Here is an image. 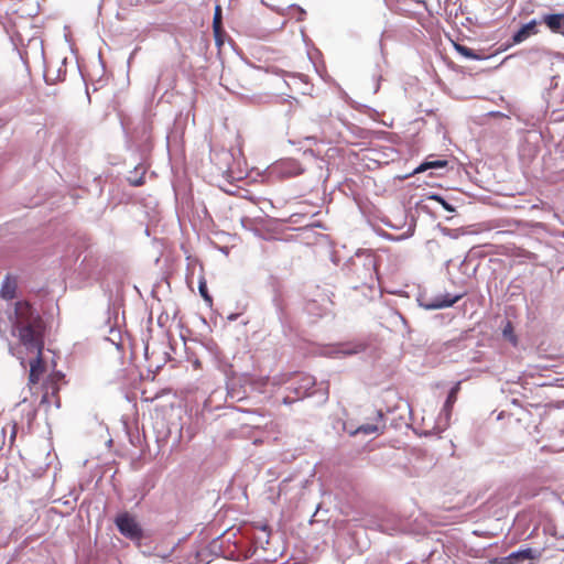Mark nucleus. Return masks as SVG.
I'll return each mask as SVG.
<instances>
[{
    "mask_svg": "<svg viewBox=\"0 0 564 564\" xmlns=\"http://www.w3.org/2000/svg\"><path fill=\"white\" fill-rule=\"evenodd\" d=\"M431 199L437 202L440 205H442V207L447 210V212H454V207L448 204L442 196L440 195H433L431 196Z\"/></svg>",
    "mask_w": 564,
    "mask_h": 564,
    "instance_id": "aec40b11",
    "label": "nucleus"
},
{
    "mask_svg": "<svg viewBox=\"0 0 564 564\" xmlns=\"http://www.w3.org/2000/svg\"><path fill=\"white\" fill-rule=\"evenodd\" d=\"M12 330L28 350L43 351L45 323L29 302L15 303Z\"/></svg>",
    "mask_w": 564,
    "mask_h": 564,
    "instance_id": "f257e3e1",
    "label": "nucleus"
},
{
    "mask_svg": "<svg viewBox=\"0 0 564 564\" xmlns=\"http://www.w3.org/2000/svg\"><path fill=\"white\" fill-rule=\"evenodd\" d=\"M455 48L462 56H464L466 58H469V59H479L480 58V56L477 53H475L474 50H471L465 45L456 44Z\"/></svg>",
    "mask_w": 564,
    "mask_h": 564,
    "instance_id": "dca6fc26",
    "label": "nucleus"
},
{
    "mask_svg": "<svg viewBox=\"0 0 564 564\" xmlns=\"http://www.w3.org/2000/svg\"><path fill=\"white\" fill-rule=\"evenodd\" d=\"M447 164H448L447 160H433V161L426 160L414 170V173L417 174V173L425 172L426 170H430V169L445 167V166H447Z\"/></svg>",
    "mask_w": 564,
    "mask_h": 564,
    "instance_id": "2eb2a0df",
    "label": "nucleus"
},
{
    "mask_svg": "<svg viewBox=\"0 0 564 564\" xmlns=\"http://www.w3.org/2000/svg\"><path fill=\"white\" fill-rule=\"evenodd\" d=\"M370 346L369 340L367 339H357L352 343L347 344V349L344 350L345 354L354 355L366 351Z\"/></svg>",
    "mask_w": 564,
    "mask_h": 564,
    "instance_id": "4468645a",
    "label": "nucleus"
},
{
    "mask_svg": "<svg viewBox=\"0 0 564 564\" xmlns=\"http://www.w3.org/2000/svg\"><path fill=\"white\" fill-rule=\"evenodd\" d=\"M64 375L59 371L51 373L42 386V397H41V405L46 406V409L51 408V405H55L56 408L61 406L59 399V384L63 380Z\"/></svg>",
    "mask_w": 564,
    "mask_h": 564,
    "instance_id": "7ed1b4c3",
    "label": "nucleus"
},
{
    "mask_svg": "<svg viewBox=\"0 0 564 564\" xmlns=\"http://www.w3.org/2000/svg\"><path fill=\"white\" fill-rule=\"evenodd\" d=\"M198 290H199V294L202 295V297L209 304H212V296L208 294V291H207V284H206V281L204 279H202L199 281V284H198Z\"/></svg>",
    "mask_w": 564,
    "mask_h": 564,
    "instance_id": "a211bd4d",
    "label": "nucleus"
},
{
    "mask_svg": "<svg viewBox=\"0 0 564 564\" xmlns=\"http://www.w3.org/2000/svg\"><path fill=\"white\" fill-rule=\"evenodd\" d=\"M542 22L553 32L564 36V14H545Z\"/></svg>",
    "mask_w": 564,
    "mask_h": 564,
    "instance_id": "9b49d317",
    "label": "nucleus"
},
{
    "mask_svg": "<svg viewBox=\"0 0 564 564\" xmlns=\"http://www.w3.org/2000/svg\"><path fill=\"white\" fill-rule=\"evenodd\" d=\"M518 552H519V556H520L521 561L534 560L538 557V555L535 554V552L532 549H524V550H520Z\"/></svg>",
    "mask_w": 564,
    "mask_h": 564,
    "instance_id": "6ab92c4d",
    "label": "nucleus"
},
{
    "mask_svg": "<svg viewBox=\"0 0 564 564\" xmlns=\"http://www.w3.org/2000/svg\"><path fill=\"white\" fill-rule=\"evenodd\" d=\"M18 279L11 274H7L2 281L0 289V297L3 300H13L17 295Z\"/></svg>",
    "mask_w": 564,
    "mask_h": 564,
    "instance_id": "6e6552de",
    "label": "nucleus"
},
{
    "mask_svg": "<svg viewBox=\"0 0 564 564\" xmlns=\"http://www.w3.org/2000/svg\"><path fill=\"white\" fill-rule=\"evenodd\" d=\"M460 384H462V381H457L453 386V388L451 389V391L446 398V401H445L444 408H443V411L445 412L446 416H449L452 414L454 404L456 403L458 393L460 391Z\"/></svg>",
    "mask_w": 564,
    "mask_h": 564,
    "instance_id": "f8f14e48",
    "label": "nucleus"
},
{
    "mask_svg": "<svg viewBox=\"0 0 564 564\" xmlns=\"http://www.w3.org/2000/svg\"><path fill=\"white\" fill-rule=\"evenodd\" d=\"M348 279L354 289L367 286L373 288L378 279L377 259L371 253L356 256L348 265Z\"/></svg>",
    "mask_w": 564,
    "mask_h": 564,
    "instance_id": "f03ea898",
    "label": "nucleus"
},
{
    "mask_svg": "<svg viewBox=\"0 0 564 564\" xmlns=\"http://www.w3.org/2000/svg\"><path fill=\"white\" fill-rule=\"evenodd\" d=\"M421 4V0H395L397 10L408 15L414 13Z\"/></svg>",
    "mask_w": 564,
    "mask_h": 564,
    "instance_id": "ddd939ff",
    "label": "nucleus"
},
{
    "mask_svg": "<svg viewBox=\"0 0 564 564\" xmlns=\"http://www.w3.org/2000/svg\"><path fill=\"white\" fill-rule=\"evenodd\" d=\"M386 429H387V425H386L383 412L381 410H376L375 416L371 419V422L361 424L356 430H354L349 433H350V435H356L359 433L365 434V435H369V434L380 435L386 431Z\"/></svg>",
    "mask_w": 564,
    "mask_h": 564,
    "instance_id": "39448f33",
    "label": "nucleus"
},
{
    "mask_svg": "<svg viewBox=\"0 0 564 564\" xmlns=\"http://www.w3.org/2000/svg\"><path fill=\"white\" fill-rule=\"evenodd\" d=\"M521 561L520 560V556H519V552H513L511 554H509L508 556L501 558L500 563L501 564H514L516 562H519Z\"/></svg>",
    "mask_w": 564,
    "mask_h": 564,
    "instance_id": "412c9836",
    "label": "nucleus"
},
{
    "mask_svg": "<svg viewBox=\"0 0 564 564\" xmlns=\"http://www.w3.org/2000/svg\"><path fill=\"white\" fill-rule=\"evenodd\" d=\"M45 371L46 365L43 359V351L41 354L36 352V357L30 361L29 387L36 386Z\"/></svg>",
    "mask_w": 564,
    "mask_h": 564,
    "instance_id": "0eeeda50",
    "label": "nucleus"
},
{
    "mask_svg": "<svg viewBox=\"0 0 564 564\" xmlns=\"http://www.w3.org/2000/svg\"><path fill=\"white\" fill-rule=\"evenodd\" d=\"M116 525L120 533L131 540H140L142 538V530L135 519L129 513L124 512L116 518Z\"/></svg>",
    "mask_w": 564,
    "mask_h": 564,
    "instance_id": "20e7f679",
    "label": "nucleus"
},
{
    "mask_svg": "<svg viewBox=\"0 0 564 564\" xmlns=\"http://www.w3.org/2000/svg\"><path fill=\"white\" fill-rule=\"evenodd\" d=\"M538 22L535 20L522 25L513 35L512 44H520L528 40L530 36L538 33Z\"/></svg>",
    "mask_w": 564,
    "mask_h": 564,
    "instance_id": "1a4fd4ad",
    "label": "nucleus"
},
{
    "mask_svg": "<svg viewBox=\"0 0 564 564\" xmlns=\"http://www.w3.org/2000/svg\"><path fill=\"white\" fill-rule=\"evenodd\" d=\"M462 299V295L451 296L449 294L436 296L429 302L425 307L429 310H438L444 307H451Z\"/></svg>",
    "mask_w": 564,
    "mask_h": 564,
    "instance_id": "9d476101",
    "label": "nucleus"
},
{
    "mask_svg": "<svg viewBox=\"0 0 564 564\" xmlns=\"http://www.w3.org/2000/svg\"><path fill=\"white\" fill-rule=\"evenodd\" d=\"M273 172L281 177H294L302 174L303 169L296 160L286 159L275 163Z\"/></svg>",
    "mask_w": 564,
    "mask_h": 564,
    "instance_id": "423d86ee",
    "label": "nucleus"
},
{
    "mask_svg": "<svg viewBox=\"0 0 564 564\" xmlns=\"http://www.w3.org/2000/svg\"><path fill=\"white\" fill-rule=\"evenodd\" d=\"M503 336L509 338L511 341H516V337L513 335V328L511 323H508L506 327L503 328Z\"/></svg>",
    "mask_w": 564,
    "mask_h": 564,
    "instance_id": "4be33fe9",
    "label": "nucleus"
},
{
    "mask_svg": "<svg viewBox=\"0 0 564 564\" xmlns=\"http://www.w3.org/2000/svg\"><path fill=\"white\" fill-rule=\"evenodd\" d=\"M221 9L219 6H217L213 19V28L216 35H219V33L221 32Z\"/></svg>",
    "mask_w": 564,
    "mask_h": 564,
    "instance_id": "f3484780",
    "label": "nucleus"
},
{
    "mask_svg": "<svg viewBox=\"0 0 564 564\" xmlns=\"http://www.w3.org/2000/svg\"><path fill=\"white\" fill-rule=\"evenodd\" d=\"M129 182L133 186H140V185L143 184V177H139V178H135V180L129 178Z\"/></svg>",
    "mask_w": 564,
    "mask_h": 564,
    "instance_id": "5701e85b",
    "label": "nucleus"
}]
</instances>
